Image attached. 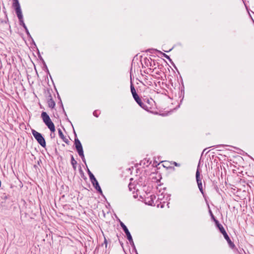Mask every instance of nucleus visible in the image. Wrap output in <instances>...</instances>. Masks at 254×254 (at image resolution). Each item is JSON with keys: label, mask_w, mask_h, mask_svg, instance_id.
Returning <instances> with one entry per match:
<instances>
[{"label": "nucleus", "mask_w": 254, "mask_h": 254, "mask_svg": "<svg viewBox=\"0 0 254 254\" xmlns=\"http://www.w3.org/2000/svg\"><path fill=\"white\" fill-rule=\"evenodd\" d=\"M41 118L43 120V122L47 126L49 129L51 131L50 136L51 138L54 137L55 134L52 135V132H54L56 130L55 127L54 123L51 120L49 116L45 112H42L41 113Z\"/></svg>", "instance_id": "obj_1"}, {"label": "nucleus", "mask_w": 254, "mask_h": 254, "mask_svg": "<svg viewBox=\"0 0 254 254\" xmlns=\"http://www.w3.org/2000/svg\"><path fill=\"white\" fill-rule=\"evenodd\" d=\"M32 133L38 143L43 147H45L46 143L42 134L34 129H32Z\"/></svg>", "instance_id": "obj_2"}, {"label": "nucleus", "mask_w": 254, "mask_h": 254, "mask_svg": "<svg viewBox=\"0 0 254 254\" xmlns=\"http://www.w3.org/2000/svg\"><path fill=\"white\" fill-rule=\"evenodd\" d=\"M130 90L134 99L141 107L143 108V103L142 102L141 100L136 93L135 89L132 83H131L130 85Z\"/></svg>", "instance_id": "obj_3"}, {"label": "nucleus", "mask_w": 254, "mask_h": 254, "mask_svg": "<svg viewBox=\"0 0 254 254\" xmlns=\"http://www.w3.org/2000/svg\"><path fill=\"white\" fill-rule=\"evenodd\" d=\"M196 180L199 190L202 194H203L202 181L200 178V173L198 169L196 172Z\"/></svg>", "instance_id": "obj_4"}, {"label": "nucleus", "mask_w": 254, "mask_h": 254, "mask_svg": "<svg viewBox=\"0 0 254 254\" xmlns=\"http://www.w3.org/2000/svg\"><path fill=\"white\" fill-rule=\"evenodd\" d=\"M74 144L77 152L83 151L82 144L78 138L75 139Z\"/></svg>", "instance_id": "obj_5"}, {"label": "nucleus", "mask_w": 254, "mask_h": 254, "mask_svg": "<svg viewBox=\"0 0 254 254\" xmlns=\"http://www.w3.org/2000/svg\"><path fill=\"white\" fill-rule=\"evenodd\" d=\"M91 183L92 184L93 186L95 188V189L100 192H102L101 189L99 185V183L96 180V178H95L94 180L91 181Z\"/></svg>", "instance_id": "obj_6"}, {"label": "nucleus", "mask_w": 254, "mask_h": 254, "mask_svg": "<svg viewBox=\"0 0 254 254\" xmlns=\"http://www.w3.org/2000/svg\"><path fill=\"white\" fill-rule=\"evenodd\" d=\"M49 99L48 100L47 103L48 104V106L49 108H51L52 109L54 108L55 106V102L52 99L51 95H50L49 96Z\"/></svg>", "instance_id": "obj_7"}, {"label": "nucleus", "mask_w": 254, "mask_h": 254, "mask_svg": "<svg viewBox=\"0 0 254 254\" xmlns=\"http://www.w3.org/2000/svg\"><path fill=\"white\" fill-rule=\"evenodd\" d=\"M224 238L227 240V242L228 243L230 247L232 248H233L235 247V245L234 243L231 241L230 240L229 236L227 234L224 235Z\"/></svg>", "instance_id": "obj_8"}, {"label": "nucleus", "mask_w": 254, "mask_h": 254, "mask_svg": "<svg viewBox=\"0 0 254 254\" xmlns=\"http://www.w3.org/2000/svg\"><path fill=\"white\" fill-rule=\"evenodd\" d=\"M215 224L223 236L227 234L225 229L220 223H215Z\"/></svg>", "instance_id": "obj_9"}, {"label": "nucleus", "mask_w": 254, "mask_h": 254, "mask_svg": "<svg viewBox=\"0 0 254 254\" xmlns=\"http://www.w3.org/2000/svg\"><path fill=\"white\" fill-rule=\"evenodd\" d=\"M12 6L13 7V8L15 9V13H17L18 12L21 11L19 2L13 3Z\"/></svg>", "instance_id": "obj_10"}, {"label": "nucleus", "mask_w": 254, "mask_h": 254, "mask_svg": "<svg viewBox=\"0 0 254 254\" xmlns=\"http://www.w3.org/2000/svg\"><path fill=\"white\" fill-rule=\"evenodd\" d=\"M120 224H121V226L122 229H123L124 232L126 234L127 236V235L130 234L129 231H128L127 227L125 225V223H120Z\"/></svg>", "instance_id": "obj_11"}, {"label": "nucleus", "mask_w": 254, "mask_h": 254, "mask_svg": "<svg viewBox=\"0 0 254 254\" xmlns=\"http://www.w3.org/2000/svg\"><path fill=\"white\" fill-rule=\"evenodd\" d=\"M71 164L74 170H76V165L77 164V161L74 159L72 155H71Z\"/></svg>", "instance_id": "obj_12"}, {"label": "nucleus", "mask_w": 254, "mask_h": 254, "mask_svg": "<svg viewBox=\"0 0 254 254\" xmlns=\"http://www.w3.org/2000/svg\"><path fill=\"white\" fill-rule=\"evenodd\" d=\"M127 240H128L130 244L131 245L133 246H134V243H133V239H132V236H131V234H130L127 235Z\"/></svg>", "instance_id": "obj_13"}, {"label": "nucleus", "mask_w": 254, "mask_h": 254, "mask_svg": "<svg viewBox=\"0 0 254 254\" xmlns=\"http://www.w3.org/2000/svg\"><path fill=\"white\" fill-rule=\"evenodd\" d=\"M127 240H128L130 244L131 245L133 246H134V243H133V239H132V236H131V234H130L127 235Z\"/></svg>", "instance_id": "obj_14"}, {"label": "nucleus", "mask_w": 254, "mask_h": 254, "mask_svg": "<svg viewBox=\"0 0 254 254\" xmlns=\"http://www.w3.org/2000/svg\"><path fill=\"white\" fill-rule=\"evenodd\" d=\"M87 172H88V174L89 175V178H90V181H92L93 180H94L95 177V176H94V175L91 172V171L88 169V170H87Z\"/></svg>", "instance_id": "obj_15"}, {"label": "nucleus", "mask_w": 254, "mask_h": 254, "mask_svg": "<svg viewBox=\"0 0 254 254\" xmlns=\"http://www.w3.org/2000/svg\"><path fill=\"white\" fill-rule=\"evenodd\" d=\"M78 155H79V156H80V157L81 158L83 162L85 163V157H84V153H83V151H82L81 152H78Z\"/></svg>", "instance_id": "obj_16"}, {"label": "nucleus", "mask_w": 254, "mask_h": 254, "mask_svg": "<svg viewBox=\"0 0 254 254\" xmlns=\"http://www.w3.org/2000/svg\"><path fill=\"white\" fill-rule=\"evenodd\" d=\"M58 133H59V135L60 138L62 139H64L65 137H64L62 130L60 128L58 129Z\"/></svg>", "instance_id": "obj_17"}, {"label": "nucleus", "mask_w": 254, "mask_h": 254, "mask_svg": "<svg viewBox=\"0 0 254 254\" xmlns=\"http://www.w3.org/2000/svg\"><path fill=\"white\" fill-rule=\"evenodd\" d=\"M7 198V196L6 195H5V194H4L2 196H1V199L4 200V201H1V203H3V202H5V200Z\"/></svg>", "instance_id": "obj_18"}, {"label": "nucleus", "mask_w": 254, "mask_h": 254, "mask_svg": "<svg viewBox=\"0 0 254 254\" xmlns=\"http://www.w3.org/2000/svg\"><path fill=\"white\" fill-rule=\"evenodd\" d=\"M209 212H210V215H211V216L212 218V219H213V220L214 221V222H218V221H217V220L215 219V217H214V215H213V214H212V212L211 211V210H209Z\"/></svg>", "instance_id": "obj_19"}, {"label": "nucleus", "mask_w": 254, "mask_h": 254, "mask_svg": "<svg viewBox=\"0 0 254 254\" xmlns=\"http://www.w3.org/2000/svg\"><path fill=\"white\" fill-rule=\"evenodd\" d=\"M17 17H18V18L19 19V22H22V21H23V15L22 14H21L20 16H18Z\"/></svg>", "instance_id": "obj_20"}, {"label": "nucleus", "mask_w": 254, "mask_h": 254, "mask_svg": "<svg viewBox=\"0 0 254 254\" xmlns=\"http://www.w3.org/2000/svg\"><path fill=\"white\" fill-rule=\"evenodd\" d=\"M19 24L22 26L24 29H26L27 27L25 24L24 21H22V22H19Z\"/></svg>", "instance_id": "obj_21"}, {"label": "nucleus", "mask_w": 254, "mask_h": 254, "mask_svg": "<svg viewBox=\"0 0 254 254\" xmlns=\"http://www.w3.org/2000/svg\"><path fill=\"white\" fill-rule=\"evenodd\" d=\"M93 114L96 117H98V116H99V113H98V111L97 110L94 111L93 112Z\"/></svg>", "instance_id": "obj_22"}, {"label": "nucleus", "mask_w": 254, "mask_h": 254, "mask_svg": "<svg viewBox=\"0 0 254 254\" xmlns=\"http://www.w3.org/2000/svg\"><path fill=\"white\" fill-rule=\"evenodd\" d=\"M41 60L42 61V62H43V64H44V67H46V68L48 70V67H47V65H46V63H45V61H44V60H43L41 57Z\"/></svg>", "instance_id": "obj_23"}, {"label": "nucleus", "mask_w": 254, "mask_h": 254, "mask_svg": "<svg viewBox=\"0 0 254 254\" xmlns=\"http://www.w3.org/2000/svg\"><path fill=\"white\" fill-rule=\"evenodd\" d=\"M62 140H63V141L65 143H66V144H68V143H69V141H68V140L67 138H66L65 137H64V139H62Z\"/></svg>", "instance_id": "obj_24"}, {"label": "nucleus", "mask_w": 254, "mask_h": 254, "mask_svg": "<svg viewBox=\"0 0 254 254\" xmlns=\"http://www.w3.org/2000/svg\"><path fill=\"white\" fill-rule=\"evenodd\" d=\"M62 140H63V141L65 143H66V144H68V143H69V141H68V140L67 138H66L65 137H64V139H62Z\"/></svg>", "instance_id": "obj_25"}, {"label": "nucleus", "mask_w": 254, "mask_h": 254, "mask_svg": "<svg viewBox=\"0 0 254 254\" xmlns=\"http://www.w3.org/2000/svg\"><path fill=\"white\" fill-rule=\"evenodd\" d=\"M62 140H63V141L65 143H66V144H68V143H69V141H68V140L67 138H66L65 137H64V139H62Z\"/></svg>", "instance_id": "obj_26"}, {"label": "nucleus", "mask_w": 254, "mask_h": 254, "mask_svg": "<svg viewBox=\"0 0 254 254\" xmlns=\"http://www.w3.org/2000/svg\"><path fill=\"white\" fill-rule=\"evenodd\" d=\"M106 212H107V214L109 213V210H108L107 208H106V210H103V213H104V215Z\"/></svg>", "instance_id": "obj_27"}, {"label": "nucleus", "mask_w": 254, "mask_h": 254, "mask_svg": "<svg viewBox=\"0 0 254 254\" xmlns=\"http://www.w3.org/2000/svg\"><path fill=\"white\" fill-rule=\"evenodd\" d=\"M25 31H26V33L27 35L28 36H30V33H29V31H28V30L27 28L26 29H25Z\"/></svg>", "instance_id": "obj_28"}, {"label": "nucleus", "mask_w": 254, "mask_h": 254, "mask_svg": "<svg viewBox=\"0 0 254 254\" xmlns=\"http://www.w3.org/2000/svg\"><path fill=\"white\" fill-rule=\"evenodd\" d=\"M16 15H17V16H20V15H21V14H22V11H19V12H18L16 13Z\"/></svg>", "instance_id": "obj_29"}, {"label": "nucleus", "mask_w": 254, "mask_h": 254, "mask_svg": "<svg viewBox=\"0 0 254 254\" xmlns=\"http://www.w3.org/2000/svg\"><path fill=\"white\" fill-rule=\"evenodd\" d=\"M104 244H105V246H106V248H107V240L105 238V240H104Z\"/></svg>", "instance_id": "obj_30"}, {"label": "nucleus", "mask_w": 254, "mask_h": 254, "mask_svg": "<svg viewBox=\"0 0 254 254\" xmlns=\"http://www.w3.org/2000/svg\"><path fill=\"white\" fill-rule=\"evenodd\" d=\"M173 164L175 165V166H180V165L178 164L177 163H176V162H174L173 163Z\"/></svg>", "instance_id": "obj_31"}, {"label": "nucleus", "mask_w": 254, "mask_h": 254, "mask_svg": "<svg viewBox=\"0 0 254 254\" xmlns=\"http://www.w3.org/2000/svg\"><path fill=\"white\" fill-rule=\"evenodd\" d=\"M163 55H164V56L165 58H167V59H170V58H169V57L168 55H166L165 54H163Z\"/></svg>", "instance_id": "obj_32"}, {"label": "nucleus", "mask_w": 254, "mask_h": 254, "mask_svg": "<svg viewBox=\"0 0 254 254\" xmlns=\"http://www.w3.org/2000/svg\"><path fill=\"white\" fill-rule=\"evenodd\" d=\"M19 2L18 0H13V3Z\"/></svg>", "instance_id": "obj_33"}, {"label": "nucleus", "mask_w": 254, "mask_h": 254, "mask_svg": "<svg viewBox=\"0 0 254 254\" xmlns=\"http://www.w3.org/2000/svg\"><path fill=\"white\" fill-rule=\"evenodd\" d=\"M128 187H129V189L130 190H131V188H132V186H131V184H129V185H128Z\"/></svg>", "instance_id": "obj_34"}]
</instances>
